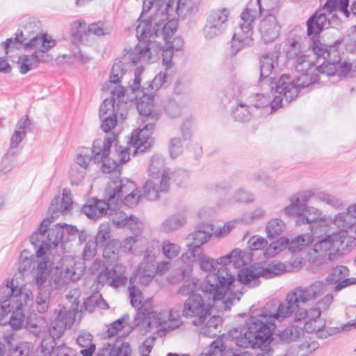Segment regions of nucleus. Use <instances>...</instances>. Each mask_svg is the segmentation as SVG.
Masks as SVG:
<instances>
[{
  "label": "nucleus",
  "instance_id": "obj_1",
  "mask_svg": "<svg viewBox=\"0 0 356 356\" xmlns=\"http://www.w3.org/2000/svg\"><path fill=\"white\" fill-rule=\"evenodd\" d=\"M327 291V284L321 281H316L307 286H298L290 291L280 303L275 313L268 308L255 310L250 319L248 336L238 342L240 346H259L273 334L275 327V321H282L293 317L296 322L305 321L304 329L307 332H316L323 328L325 321L321 318H313L309 311L305 307L309 301L314 300Z\"/></svg>",
  "mask_w": 356,
  "mask_h": 356
},
{
  "label": "nucleus",
  "instance_id": "obj_2",
  "mask_svg": "<svg viewBox=\"0 0 356 356\" xmlns=\"http://www.w3.org/2000/svg\"><path fill=\"white\" fill-rule=\"evenodd\" d=\"M312 48L316 56V63L313 56L302 55L293 63L298 73L296 79H291L289 76L283 74L274 83L275 86H271L275 94L271 103L273 108L282 107L284 101L286 103L291 102L298 96L300 88L316 82L319 74L330 76L335 73V64L341 60L337 47L314 42Z\"/></svg>",
  "mask_w": 356,
  "mask_h": 356
},
{
  "label": "nucleus",
  "instance_id": "obj_3",
  "mask_svg": "<svg viewBox=\"0 0 356 356\" xmlns=\"http://www.w3.org/2000/svg\"><path fill=\"white\" fill-rule=\"evenodd\" d=\"M149 174L151 178L143 185V193L136 188L133 181L127 178H116L108 183L104 198L113 205L114 210L122 201L127 207H135L142 196L150 201L156 200L161 193L169 191L175 173L165 168L161 159L153 157L149 166Z\"/></svg>",
  "mask_w": 356,
  "mask_h": 356
},
{
  "label": "nucleus",
  "instance_id": "obj_4",
  "mask_svg": "<svg viewBox=\"0 0 356 356\" xmlns=\"http://www.w3.org/2000/svg\"><path fill=\"white\" fill-rule=\"evenodd\" d=\"M159 46L156 43H150L147 47L143 44H137L134 48L126 51V53L117 59H115L110 73L109 80L104 86L103 90L110 94V97L104 99L101 104V112L104 113L110 108H115V99H118V105L124 114L126 111L127 102L124 101L125 92L124 88L120 84V82L127 73L128 66L131 64H136L141 60H152L157 56L160 50Z\"/></svg>",
  "mask_w": 356,
  "mask_h": 356
},
{
  "label": "nucleus",
  "instance_id": "obj_5",
  "mask_svg": "<svg viewBox=\"0 0 356 356\" xmlns=\"http://www.w3.org/2000/svg\"><path fill=\"white\" fill-rule=\"evenodd\" d=\"M32 292L24 286L19 287L13 280L0 286V321L12 312L10 325L14 330L21 328L24 322V308L33 303Z\"/></svg>",
  "mask_w": 356,
  "mask_h": 356
},
{
  "label": "nucleus",
  "instance_id": "obj_6",
  "mask_svg": "<svg viewBox=\"0 0 356 356\" xmlns=\"http://www.w3.org/2000/svg\"><path fill=\"white\" fill-rule=\"evenodd\" d=\"M243 252L239 249H234L225 256L219 257L216 264L220 265L216 272L210 273L206 277L204 281L200 284V289L209 300L218 301L222 300L230 289V286L234 282V276L225 266L234 260L237 263L239 259H242Z\"/></svg>",
  "mask_w": 356,
  "mask_h": 356
},
{
  "label": "nucleus",
  "instance_id": "obj_7",
  "mask_svg": "<svg viewBox=\"0 0 356 356\" xmlns=\"http://www.w3.org/2000/svg\"><path fill=\"white\" fill-rule=\"evenodd\" d=\"M279 2L280 0H255L254 4L258 7L259 13L261 15L262 12L265 10L273 11ZM252 3L250 2L241 15L242 22L231 40L230 49L233 54H236L243 48L253 44V24L258 15V11L251 8Z\"/></svg>",
  "mask_w": 356,
  "mask_h": 356
},
{
  "label": "nucleus",
  "instance_id": "obj_8",
  "mask_svg": "<svg viewBox=\"0 0 356 356\" xmlns=\"http://www.w3.org/2000/svg\"><path fill=\"white\" fill-rule=\"evenodd\" d=\"M161 245L159 241H150L144 252L143 258L133 273L143 285H148L156 275H163L170 268V262L167 260L157 261Z\"/></svg>",
  "mask_w": 356,
  "mask_h": 356
},
{
  "label": "nucleus",
  "instance_id": "obj_9",
  "mask_svg": "<svg viewBox=\"0 0 356 356\" xmlns=\"http://www.w3.org/2000/svg\"><path fill=\"white\" fill-rule=\"evenodd\" d=\"M164 2L156 8V12L147 18L140 20L136 29L137 38H143L147 34L158 35L161 26L167 19L177 20L184 3L181 0H168L165 7L163 8Z\"/></svg>",
  "mask_w": 356,
  "mask_h": 356
},
{
  "label": "nucleus",
  "instance_id": "obj_10",
  "mask_svg": "<svg viewBox=\"0 0 356 356\" xmlns=\"http://www.w3.org/2000/svg\"><path fill=\"white\" fill-rule=\"evenodd\" d=\"M56 45V40L47 34H38L30 41L24 44L26 50H34L31 55H22L19 57V72L24 74L36 68L40 62H48L52 57L47 51Z\"/></svg>",
  "mask_w": 356,
  "mask_h": 356
},
{
  "label": "nucleus",
  "instance_id": "obj_11",
  "mask_svg": "<svg viewBox=\"0 0 356 356\" xmlns=\"http://www.w3.org/2000/svg\"><path fill=\"white\" fill-rule=\"evenodd\" d=\"M89 270L96 276L95 283L97 289L105 284L118 289L124 286L128 281L127 267L122 264H116L111 269H108L101 259H96Z\"/></svg>",
  "mask_w": 356,
  "mask_h": 356
},
{
  "label": "nucleus",
  "instance_id": "obj_12",
  "mask_svg": "<svg viewBox=\"0 0 356 356\" xmlns=\"http://www.w3.org/2000/svg\"><path fill=\"white\" fill-rule=\"evenodd\" d=\"M143 67H137L134 72V78L127 88V97L124 101L128 103L136 100V108L141 115H151L154 107V93L146 92L145 87L141 88V74Z\"/></svg>",
  "mask_w": 356,
  "mask_h": 356
},
{
  "label": "nucleus",
  "instance_id": "obj_13",
  "mask_svg": "<svg viewBox=\"0 0 356 356\" xmlns=\"http://www.w3.org/2000/svg\"><path fill=\"white\" fill-rule=\"evenodd\" d=\"M138 278L132 276L129 278V286L128 291L131 299V304L134 307L137 308V312L134 320V323L137 326L149 327L151 325L150 316H154L155 313L152 311V299H147L142 303L143 293L141 291L134 286V283Z\"/></svg>",
  "mask_w": 356,
  "mask_h": 356
},
{
  "label": "nucleus",
  "instance_id": "obj_14",
  "mask_svg": "<svg viewBox=\"0 0 356 356\" xmlns=\"http://www.w3.org/2000/svg\"><path fill=\"white\" fill-rule=\"evenodd\" d=\"M346 233L344 232H336L330 234L325 233L317 236L314 245L313 250L318 257H325L329 260H333L335 255L340 250H344L349 247L346 246L344 241Z\"/></svg>",
  "mask_w": 356,
  "mask_h": 356
},
{
  "label": "nucleus",
  "instance_id": "obj_15",
  "mask_svg": "<svg viewBox=\"0 0 356 356\" xmlns=\"http://www.w3.org/2000/svg\"><path fill=\"white\" fill-rule=\"evenodd\" d=\"M270 97L263 94H254L250 97V106L243 103L238 104L232 110V117L236 121L246 122L252 119V108H261L265 113H271L277 108H272Z\"/></svg>",
  "mask_w": 356,
  "mask_h": 356
},
{
  "label": "nucleus",
  "instance_id": "obj_16",
  "mask_svg": "<svg viewBox=\"0 0 356 356\" xmlns=\"http://www.w3.org/2000/svg\"><path fill=\"white\" fill-rule=\"evenodd\" d=\"M188 250L183 253L180 257L182 265L176 275H171L168 277V281L170 284L181 282L186 277L191 276L193 270V264L195 261H200L203 254V249L197 245L188 243L187 245Z\"/></svg>",
  "mask_w": 356,
  "mask_h": 356
},
{
  "label": "nucleus",
  "instance_id": "obj_17",
  "mask_svg": "<svg viewBox=\"0 0 356 356\" xmlns=\"http://www.w3.org/2000/svg\"><path fill=\"white\" fill-rule=\"evenodd\" d=\"M113 143V140L110 138L95 140L90 149L94 163H102L101 170L104 173H110L118 168V162L115 159H111L108 157Z\"/></svg>",
  "mask_w": 356,
  "mask_h": 356
},
{
  "label": "nucleus",
  "instance_id": "obj_18",
  "mask_svg": "<svg viewBox=\"0 0 356 356\" xmlns=\"http://www.w3.org/2000/svg\"><path fill=\"white\" fill-rule=\"evenodd\" d=\"M182 314L185 317L194 318L192 323L198 326L210 316V307L206 305L200 295L194 294L186 300Z\"/></svg>",
  "mask_w": 356,
  "mask_h": 356
},
{
  "label": "nucleus",
  "instance_id": "obj_19",
  "mask_svg": "<svg viewBox=\"0 0 356 356\" xmlns=\"http://www.w3.org/2000/svg\"><path fill=\"white\" fill-rule=\"evenodd\" d=\"M229 10L222 8L212 11L203 29L204 37L211 40L221 35L227 29Z\"/></svg>",
  "mask_w": 356,
  "mask_h": 356
},
{
  "label": "nucleus",
  "instance_id": "obj_20",
  "mask_svg": "<svg viewBox=\"0 0 356 356\" xmlns=\"http://www.w3.org/2000/svg\"><path fill=\"white\" fill-rule=\"evenodd\" d=\"M332 222L330 217L323 216L322 211L313 207H307L303 214L298 216L296 219L298 225L309 224L313 234H317L318 228L323 229L328 227Z\"/></svg>",
  "mask_w": 356,
  "mask_h": 356
},
{
  "label": "nucleus",
  "instance_id": "obj_21",
  "mask_svg": "<svg viewBox=\"0 0 356 356\" xmlns=\"http://www.w3.org/2000/svg\"><path fill=\"white\" fill-rule=\"evenodd\" d=\"M76 312V309L60 308L56 318L50 323L49 327V336L56 339L60 338L65 330L70 328L73 325Z\"/></svg>",
  "mask_w": 356,
  "mask_h": 356
},
{
  "label": "nucleus",
  "instance_id": "obj_22",
  "mask_svg": "<svg viewBox=\"0 0 356 356\" xmlns=\"http://www.w3.org/2000/svg\"><path fill=\"white\" fill-rule=\"evenodd\" d=\"M281 25L272 11H266V13L262 16L259 24V31L261 40L265 42H272L280 35Z\"/></svg>",
  "mask_w": 356,
  "mask_h": 356
},
{
  "label": "nucleus",
  "instance_id": "obj_23",
  "mask_svg": "<svg viewBox=\"0 0 356 356\" xmlns=\"http://www.w3.org/2000/svg\"><path fill=\"white\" fill-rule=\"evenodd\" d=\"M115 108H111L109 106H107L108 108L107 111H106L104 113H102L101 112V106L99 107V117L103 119V122L101 124V128L102 131L108 134V132L111 131L112 129L115 127L117 124L118 119L119 118L121 120H124L127 115L128 113V104H127L126 106V111L124 112V114L122 113V111L119 106V108H117V105H118V99H115Z\"/></svg>",
  "mask_w": 356,
  "mask_h": 356
},
{
  "label": "nucleus",
  "instance_id": "obj_24",
  "mask_svg": "<svg viewBox=\"0 0 356 356\" xmlns=\"http://www.w3.org/2000/svg\"><path fill=\"white\" fill-rule=\"evenodd\" d=\"M51 220L49 218L43 219L39 229L30 236V241L34 246L36 256L42 257L49 249V244H47L46 232Z\"/></svg>",
  "mask_w": 356,
  "mask_h": 356
},
{
  "label": "nucleus",
  "instance_id": "obj_25",
  "mask_svg": "<svg viewBox=\"0 0 356 356\" xmlns=\"http://www.w3.org/2000/svg\"><path fill=\"white\" fill-rule=\"evenodd\" d=\"M100 200L96 198L88 200L83 206L81 211L90 219L99 218L106 214L108 210L114 211L113 205L106 199Z\"/></svg>",
  "mask_w": 356,
  "mask_h": 356
},
{
  "label": "nucleus",
  "instance_id": "obj_26",
  "mask_svg": "<svg viewBox=\"0 0 356 356\" xmlns=\"http://www.w3.org/2000/svg\"><path fill=\"white\" fill-rule=\"evenodd\" d=\"M132 350L129 342L124 341L120 337L111 346L107 343L98 351V356H131Z\"/></svg>",
  "mask_w": 356,
  "mask_h": 356
},
{
  "label": "nucleus",
  "instance_id": "obj_27",
  "mask_svg": "<svg viewBox=\"0 0 356 356\" xmlns=\"http://www.w3.org/2000/svg\"><path fill=\"white\" fill-rule=\"evenodd\" d=\"M73 201L71 197V193L69 191L64 189L63 191V197L54 198L49 205V212L51 216L50 220H53L58 216V213H66L72 207Z\"/></svg>",
  "mask_w": 356,
  "mask_h": 356
},
{
  "label": "nucleus",
  "instance_id": "obj_28",
  "mask_svg": "<svg viewBox=\"0 0 356 356\" xmlns=\"http://www.w3.org/2000/svg\"><path fill=\"white\" fill-rule=\"evenodd\" d=\"M278 56L270 53L263 55L260 58V77L259 81L271 85L272 78L269 77L275 65H277Z\"/></svg>",
  "mask_w": 356,
  "mask_h": 356
},
{
  "label": "nucleus",
  "instance_id": "obj_29",
  "mask_svg": "<svg viewBox=\"0 0 356 356\" xmlns=\"http://www.w3.org/2000/svg\"><path fill=\"white\" fill-rule=\"evenodd\" d=\"M330 21L321 11H316L307 21L308 35H317L323 30L327 29Z\"/></svg>",
  "mask_w": 356,
  "mask_h": 356
},
{
  "label": "nucleus",
  "instance_id": "obj_30",
  "mask_svg": "<svg viewBox=\"0 0 356 356\" xmlns=\"http://www.w3.org/2000/svg\"><path fill=\"white\" fill-rule=\"evenodd\" d=\"M339 229L338 232H344L346 233L344 241H346V247L354 246V238L348 236V230L351 229L355 224L353 218L349 216L348 213L342 212L337 214L334 219H332V222Z\"/></svg>",
  "mask_w": 356,
  "mask_h": 356
},
{
  "label": "nucleus",
  "instance_id": "obj_31",
  "mask_svg": "<svg viewBox=\"0 0 356 356\" xmlns=\"http://www.w3.org/2000/svg\"><path fill=\"white\" fill-rule=\"evenodd\" d=\"M213 234V225L203 224L198 225L196 229L189 234L186 239L191 241L190 243L202 247Z\"/></svg>",
  "mask_w": 356,
  "mask_h": 356
},
{
  "label": "nucleus",
  "instance_id": "obj_32",
  "mask_svg": "<svg viewBox=\"0 0 356 356\" xmlns=\"http://www.w3.org/2000/svg\"><path fill=\"white\" fill-rule=\"evenodd\" d=\"M154 138L150 135H131L127 145L133 148L134 155L144 152L151 148Z\"/></svg>",
  "mask_w": 356,
  "mask_h": 356
},
{
  "label": "nucleus",
  "instance_id": "obj_33",
  "mask_svg": "<svg viewBox=\"0 0 356 356\" xmlns=\"http://www.w3.org/2000/svg\"><path fill=\"white\" fill-rule=\"evenodd\" d=\"M263 308L264 307H261V309H263ZM259 309L260 308H256V309H252L250 310V317L248 319V321H246L245 325V327H244V328L243 330L239 328V327L233 328V329L229 330L227 336L225 337V338L233 340L234 341L236 346H237L238 347H241V348H261L262 346H264V347H266V345H264V343L267 341V340L268 339L270 338V337H268V339L266 340H265L262 343V344H261L259 346H242L239 345L240 343L238 342L242 338H244V337H248V332L249 331V330H248V323H249L250 319L251 318V317L252 316V312L254 311Z\"/></svg>",
  "mask_w": 356,
  "mask_h": 356
},
{
  "label": "nucleus",
  "instance_id": "obj_34",
  "mask_svg": "<svg viewBox=\"0 0 356 356\" xmlns=\"http://www.w3.org/2000/svg\"><path fill=\"white\" fill-rule=\"evenodd\" d=\"M260 270L252 266L241 269L238 274V281L249 287L257 286L259 283Z\"/></svg>",
  "mask_w": 356,
  "mask_h": 356
},
{
  "label": "nucleus",
  "instance_id": "obj_35",
  "mask_svg": "<svg viewBox=\"0 0 356 356\" xmlns=\"http://www.w3.org/2000/svg\"><path fill=\"white\" fill-rule=\"evenodd\" d=\"M159 31L158 35L154 34H147V36L143 38H138V40H145L146 39L151 40L158 38L160 35L163 36L166 43L169 42L172 35L177 31V21L173 19H168L167 23L163 24L162 26L159 27Z\"/></svg>",
  "mask_w": 356,
  "mask_h": 356
},
{
  "label": "nucleus",
  "instance_id": "obj_36",
  "mask_svg": "<svg viewBox=\"0 0 356 356\" xmlns=\"http://www.w3.org/2000/svg\"><path fill=\"white\" fill-rule=\"evenodd\" d=\"M208 321L202 323L200 325V333L205 337H215L218 335V330L219 325L221 324V318L218 316H209Z\"/></svg>",
  "mask_w": 356,
  "mask_h": 356
},
{
  "label": "nucleus",
  "instance_id": "obj_37",
  "mask_svg": "<svg viewBox=\"0 0 356 356\" xmlns=\"http://www.w3.org/2000/svg\"><path fill=\"white\" fill-rule=\"evenodd\" d=\"M315 234L306 233L298 235L291 241H289L288 249L291 252H298L305 247L314 241Z\"/></svg>",
  "mask_w": 356,
  "mask_h": 356
},
{
  "label": "nucleus",
  "instance_id": "obj_38",
  "mask_svg": "<svg viewBox=\"0 0 356 356\" xmlns=\"http://www.w3.org/2000/svg\"><path fill=\"white\" fill-rule=\"evenodd\" d=\"M150 43H156V44H157L159 46L161 49L158 52L157 56L155 58L154 60H143V62L154 63V62H155L159 58V55H160V54H161L162 57H163V65H165L167 67H168L170 66V63H171V60H172V55H173V51H174L175 49H172V47H170L169 42L167 43L166 48H163L161 44L159 42H156V41H152L151 40H148L147 42H145L144 40H138V44H143V45L147 47Z\"/></svg>",
  "mask_w": 356,
  "mask_h": 356
},
{
  "label": "nucleus",
  "instance_id": "obj_39",
  "mask_svg": "<svg viewBox=\"0 0 356 356\" xmlns=\"http://www.w3.org/2000/svg\"><path fill=\"white\" fill-rule=\"evenodd\" d=\"M304 334V329L302 326L291 325L278 334L280 339L286 343L294 341L299 339Z\"/></svg>",
  "mask_w": 356,
  "mask_h": 356
},
{
  "label": "nucleus",
  "instance_id": "obj_40",
  "mask_svg": "<svg viewBox=\"0 0 356 356\" xmlns=\"http://www.w3.org/2000/svg\"><path fill=\"white\" fill-rule=\"evenodd\" d=\"M92 340V336L89 333H83L77 337L76 343L83 348L80 350V353L83 356H92L95 351L96 347Z\"/></svg>",
  "mask_w": 356,
  "mask_h": 356
},
{
  "label": "nucleus",
  "instance_id": "obj_41",
  "mask_svg": "<svg viewBox=\"0 0 356 356\" xmlns=\"http://www.w3.org/2000/svg\"><path fill=\"white\" fill-rule=\"evenodd\" d=\"M286 229L285 222L280 218H273L266 226V232L270 239L280 236Z\"/></svg>",
  "mask_w": 356,
  "mask_h": 356
},
{
  "label": "nucleus",
  "instance_id": "obj_42",
  "mask_svg": "<svg viewBox=\"0 0 356 356\" xmlns=\"http://www.w3.org/2000/svg\"><path fill=\"white\" fill-rule=\"evenodd\" d=\"M333 296L330 293L321 298L318 302H316L314 306L307 309V310L309 311L311 316H313V318L321 317L323 312L329 309L332 302H333Z\"/></svg>",
  "mask_w": 356,
  "mask_h": 356
},
{
  "label": "nucleus",
  "instance_id": "obj_43",
  "mask_svg": "<svg viewBox=\"0 0 356 356\" xmlns=\"http://www.w3.org/2000/svg\"><path fill=\"white\" fill-rule=\"evenodd\" d=\"M289 200L290 204L284 209V213L287 216H296V219H297L299 215L304 213L307 207L300 201L295 194L290 197Z\"/></svg>",
  "mask_w": 356,
  "mask_h": 356
},
{
  "label": "nucleus",
  "instance_id": "obj_44",
  "mask_svg": "<svg viewBox=\"0 0 356 356\" xmlns=\"http://www.w3.org/2000/svg\"><path fill=\"white\" fill-rule=\"evenodd\" d=\"M47 232L48 234L46 238L47 244H49V249L57 247L58 243L63 239L64 231L62 224H56L50 229H47Z\"/></svg>",
  "mask_w": 356,
  "mask_h": 356
},
{
  "label": "nucleus",
  "instance_id": "obj_45",
  "mask_svg": "<svg viewBox=\"0 0 356 356\" xmlns=\"http://www.w3.org/2000/svg\"><path fill=\"white\" fill-rule=\"evenodd\" d=\"M38 291L35 300L36 309L39 313L43 314L49 309L51 289L49 286H47V288H40Z\"/></svg>",
  "mask_w": 356,
  "mask_h": 356
},
{
  "label": "nucleus",
  "instance_id": "obj_46",
  "mask_svg": "<svg viewBox=\"0 0 356 356\" xmlns=\"http://www.w3.org/2000/svg\"><path fill=\"white\" fill-rule=\"evenodd\" d=\"M349 0H327L324 4L323 9L331 13L337 10L342 13L348 18L350 12L348 10Z\"/></svg>",
  "mask_w": 356,
  "mask_h": 356
},
{
  "label": "nucleus",
  "instance_id": "obj_47",
  "mask_svg": "<svg viewBox=\"0 0 356 356\" xmlns=\"http://www.w3.org/2000/svg\"><path fill=\"white\" fill-rule=\"evenodd\" d=\"M103 247V257L107 262L111 263L118 259L120 248V241L118 240L113 239Z\"/></svg>",
  "mask_w": 356,
  "mask_h": 356
},
{
  "label": "nucleus",
  "instance_id": "obj_48",
  "mask_svg": "<svg viewBox=\"0 0 356 356\" xmlns=\"http://www.w3.org/2000/svg\"><path fill=\"white\" fill-rule=\"evenodd\" d=\"M289 243V239L286 237H280L276 241L271 243L264 251L266 258L273 257L284 250Z\"/></svg>",
  "mask_w": 356,
  "mask_h": 356
},
{
  "label": "nucleus",
  "instance_id": "obj_49",
  "mask_svg": "<svg viewBox=\"0 0 356 356\" xmlns=\"http://www.w3.org/2000/svg\"><path fill=\"white\" fill-rule=\"evenodd\" d=\"M160 245L164 257L169 261L175 259L181 252L180 245L169 240H164Z\"/></svg>",
  "mask_w": 356,
  "mask_h": 356
},
{
  "label": "nucleus",
  "instance_id": "obj_50",
  "mask_svg": "<svg viewBox=\"0 0 356 356\" xmlns=\"http://www.w3.org/2000/svg\"><path fill=\"white\" fill-rule=\"evenodd\" d=\"M111 237V227L108 223L104 222L99 226L98 232L94 240L97 241L99 247H103L113 240Z\"/></svg>",
  "mask_w": 356,
  "mask_h": 356
},
{
  "label": "nucleus",
  "instance_id": "obj_51",
  "mask_svg": "<svg viewBox=\"0 0 356 356\" xmlns=\"http://www.w3.org/2000/svg\"><path fill=\"white\" fill-rule=\"evenodd\" d=\"M112 221L113 224L118 227L128 226L132 228L131 225L134 222L138 229L140 225V223H138L136 218L132 216L128 217L122 212L116 213L115 216L112 218Z\"/></svg>",
  "mask_w": 356,
  "mask_h": 356
},
{
  "label": "nucleus",
  "instance_id": "obj_52",
  "mask_svg": "<svg viewBox=\"0 0 356 356\" xmlns=\"http://www.w3.org/2000/svg\"><path fill=\"white\" fill-rule=\"evenodd\" d=\"M15 161V152L8 151L0 164V179L5 178L6 175L12 170Z\"/></svg>",
  "mask_w": 356,
  "mask_h": 356
},
{
  "label": "nucleus",
  "instance_id": "obj_53",
  "mask_svg": "<svg viewBox=\"0 0 356 356\" xmlns=\"http://www.w3.org/2000/svg\"><path fill=\"white\" fill-rule=\"evenodd\" d=\"M315 199L320 202L325 203L334 208H339L343 205L341 200L324 191L316 192Z\"/></svg>",
  "mask_w": 356,
  "mask_h": 356
},
{
  "label": "nucleus",
  "instance_id": "obj_54",
  "mask_svg": "<svg viewBox=\"0 0 356 356\" xmlns=\"http://www.w3.org/2000/svg\"><path fill=\"white\" fill-rule=\"evenodd\" d=\"M35 259L34 255L31 254L28 250H23L19 258L18 262V271L20 273H24L29 270Z\"/></svg>",
  "mask_w": 356,
  "mask_h": 356
},
{
  "label": "nucleus",
  "instance_id": "obj_55",
  "mask_svg": "<svg viewBox=\"0 0 356 356\" xmlns=\"http://www.w3.org/2000/svg\"><path fill=\"white\" fill-rule=\"evenodd\" d=\"M349 275V270L345 266H339L334 268L326 277L329 284H336Z\"/></svg>",
  "mask_w": 356,
  "mask_h": 356
},
{
  "label": "nucleus",
  "instance_id": "obj_56",
  "mask_svg": "<svg viewBox=\"0 0 356 356\" xmlns=\"http://www.w3.org/2000/svg\"><path fill=\"white\" fill-rule=\"evenodd\" d=\"M92 159L90 154V149L88 147L81 148L76 156L75 164L81 168L86 169L88 167L90 161Z\"/></svg>",
  "mask_w": 356,
  "mask_h": 356
},
{
  "label": "nucleus",
  "instance_id": "obj_57",
  "mask_svg": "<svg viewBox=\"0 0 356 356\" xmlns=\"http://www.w3.org/2000/svg\"><path fill=\"white\" fill-rule=\"evenodd\" d=\"M285 271V266L282 263H277L260 269V275H261V277L266 278H271L274 276L279 275Z\"/></svg>",
  "mask_w": 356,
  "mask_h": 356
},
{
  "label": "nucleus",
  "instance_id": "obj_58",
  "mask_svg": "<svg viewBox=\"0 0 356 356\" xmlns=\"http://www.w3.org/2000/svg\"><path fill=\"white\" fill-rule=\"evenodd\" d=\"M184 222L183 217L171 216L162 223L161 227L164 232H170L179 228Z\"/></svg>",
  "mask_w": 356,
  "mask_h": 356
},
{
  "label": "nucleus",
  "instance_id": "obj_59",
  "mask_svg": "<svg viewBox=\"0 0 356 356\" xmlns=\"http://www.w3.org/2000/svg\"><path fill=\"white\" fill-rule=\"evenodd\" d=\"M86 35V23L83 21H75L71 24V35L74 41H81Z\"/></svg>",
  "mask_w": 356,
  "mask_h": 356
},
{
  "label": "nucleus",
  "instance_id": "obj_60",
  "mask_svg": "<svg viewBox=\"0 0 356 356\" xmlns=\"http://www.w3.org/2000/svg\"><path fill=\"white\" fill-rule=\"evenodd\" d=\"M49 275V271L47 268V264L45 262H40L38 265V270L35 276V282L38 289H40V288H47L42 285L47 280Z\"/></svg>",
  "mask_w": 356,
  "mask_h": 356
},
{
  "label": "nucleus",
  "instance_id": "obj_61",
  "mask_svg": "<svg viewBox=\"0 0 356 356\" xmlns=\"http://www.w3.org/2000/svg\"><path fill=\"white\" fill-rule=\"evenodd\" d=\"M86 174V169L81 168L77 165H72L70 170V179L72 185H79L84 179Z\"/></svg>",
  "mask_w": 356,
  "mask_h": 356
},
{
  "label": "nucleus",
  "instance_id": "obj_62",
  "mask_svg": "<svg viewBox=\"0 0 356 356\" xmlns=\"http://www.w3.org/2000/svg\"><path fill=\"white\" fill-rule=\"evenodd\" d=\"M182 281L184 282L182 286L179 289L178 293L183 296L189 295L193 293L198 284V280L195 277L191 278V276L184 278L181 282Z\"/></svg>",
  "mask_w": 356,
  "mask_h": 356
},
{
  "label": "nucleus",
  "instance_id": "obj_63",
  "mask_svg": "<svg viewBox=\"0 0 356 356\" xmlns=\"http://www.w3.org/2000/svg\"><path fill=\"white\" fill-rule=\"evenodd\" d=\"M86 307L97 306L101 309H107L108 305L99 292L93 293L84 302Z\"/></svg>",
  "mask_w": 356,
  "mask_h": 356
},
{
  "label": "nucleus",
  "instance_id": "obj_64",
  "mask_svg": "<svg viewBox=\"0 0 356 356\" xmlns=\"http://www.w3.org/2000/svg\"><path fill=\"white\" fill-rule=\"evenodd\" d=\"M97 246L99 245L97 243V241L92 237H90L87 241V243H85L83 250V259L84 260H90L93 258L97 253Z\"/></svg>",
  "mask_w": 356,
  "mask_h": 356
}]
</instances>
